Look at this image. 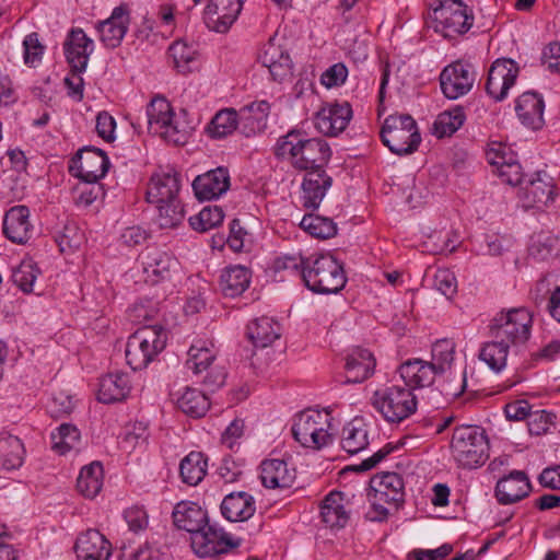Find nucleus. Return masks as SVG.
<instances>
[{
    "label": "nucleus",
    "mask_w": 560,
    "mask_h": 560,
    "mask_svg": "<svg viewBox=\"0 0 560 560\" xmlns=\"http://www.w3.org/2000/svg\"><path fill=\"white\" fill-rule=\"evenodd\" d=\"M451 450L454 460L463 468H477L489 457V442L478 427L463 425L454 430Z\"/></svg>",
    "instance_id": "2"
},
{
    "label": "nucleus",
    "mask_w": 560,
    "mask_h": 560,
    "mask_svg": "<svg viewBox=\"0 0 560 560\" xmlns=\"http://www.w3.org/2000/svg\"><path fill=\"white\" fill-rule=\"evenodd\" d=\"M217 357L213 345L210 347L202 343L192 345L188 350L186 368L194 374H200L213 364Z\"/></svg>",
    "instance_id": "49"
},
{
    "label": "nucleus",
    "mask_w": 560,
    "mask_h": 560,
    "mask_svg": "<svg viewBox=\"0 0 560 560\" xmlns=\"http://www.w3.org/2000/svg\"><path fill=\"white\" fill-rule=\"evenodd\" d=\"M75 175L85 184H95L105 176L109 166L106 153L101 149L85 148L77 154Z\"/></svg>",
    "instance_id": "20"
},
{
    "label": "nucleus",
    "mask_w": 560,
    "mask_h": 560,
    "mask_svg": "<svg viewBox=\"0 0 560 560\" xmlns=\"http://www.w3.org/2000/svg\"><path fill=\"white\" fill-rule=\"evenodd\" d=\"M533 315L525 307L503 310L490 322L489 332L510 346H522L530 337Z\"/></svg>",
    "instance_id": "9"
},
{
    "label": "nucleus",
    "mask_w": 560,
    "mask_h": 560,
    "mask_svg": "<svg viewBox=\"0 0 560 560\" xmlns=\"http://www.w3.org/2000/svg\"><path fill=\"white\" fill-rule=\"evenodd\" d=\"M553 418V415L546 410L533 411L527 422L530 434L540 435L546 433Z\"/></svg>",
    "instance_id": "62"
},
{
    "label": "nucleus",
    "mask_w": 560,
    "mask_h": 560,
    "mask_svg": "<svg viewBox=\"0 0 560 560\" xmlns=\"http://www.w3.org/2000/svg\"><path fill=\"white\" fill-rule=\"evenodd\" d=\"M246 335L255 348H267L280 338L281 328L272 318L261 316L247 325Z\"/></svg>",
    "instance_id": "37"
},
{
    "label": "nucleus",
    "mask_w": 560,
    "mask_h": 560,
    "mask_svg": "<svg viewBox=\"0 0 560 560\" xmlns=\"http://www.w3.org/2000/svg\"><path fill=\"white\" fill-rule=\"evenodd\" d=\"M243 3L241 0H210L203 10L207 27L217 33H225L238 18Z\"/></svg>",
    "instance_id": "17"
},
{
    "label": "nucleus",
    "mask_w": 560,
    "mask_h": 560,
    "mask_svg": "<svg viewBox=\"0 0 560 560\" xmlns=\"http://www.w3.org/2000/svg\"><path fill=\"white\" fill-rule=\"evenodd\" d=\"M130 22L127 5L116 7L108 19L97 24L96 30L100 40L107 48H116L125 37Z\"/></svg>",
    "instance_id": "23"
},
{
    "label": "nucleus",
    "mask_w": 560,
    "mask_h": 560,
    "mask_svg": "<svg viewBox=\"0 0 560 560\" xmlns=\"http://www.w3.org/2000/svg\"><path fill=\"white\" fill-rule=\"evenodd\" d=\"M260 61L264 67L268 68L275 81H281L291 73L292 61L290 56L271 40L265 46L260 55Z\"/></svg>",
    "instance_id": "40"
},
{
    "label": "nucleus",
    "mask_w": 560,
    "mask_h": 560,
    "mask_svg": "<svg viewBox=\"0 0 560 560\" xmlns=\"http://www.w3.org/2000/svg\"><path fill=\"white\" fill-rule=\"evenodd\" d=\"M275 154L294 170L310 173L325 170L331 158V149L326 140L311 138L303 130L292 129L278 139Z\"/></svg>",
    "instance_id": "1"
},
{
    "label": "nucleus",
    "mask_w": 560,
    "mask_h": 560,
    "mask_svg": "<svg viewBox=\"0 0 560 560\" xmlns=\"http://www.w3.org/2000/svg\"><path fill=\"white\" fill-rule=\"evenodd\" d=\"M369 497L384 501L395 510H398L405 502V482L402 477L396 472H382L373 476L370 480Z\"/></svg>",
    "instance_id": "16"
},
{
    "label": "nucleus",
    "mask_w": 560,
    "mask_h": 560,
    "mask_svg": "<svg viewBox=\"0 0 560 560\" xmlns=\"http://www.w3.org/2000/svg\"><path fill=\"white\" fill-rule=\"evenodd\" d=\"M40 273L36 264L28 259L23 260L12 272V281L24 293H31L34 290V283Z\"/></svg>",
    "instance_id": "54"
},
{
    "label": "nucleus",
    "mask_w": 560,
    "mask_h": 560,
    "mask_svg": "<svg viewBox=\"0 0 560 560\" xmlns=\"http://www.w3.org/2000/svg\"><path fill=\"white\" fill-rule=\"evenodd\" d=\"M238 545V541H233L222 529H217L208 523L191 536V548L200 558L226 553Z\"/></svg>",
    "instance_id": "13"
},
{
    "label": "nucleus",
    "mask_w": 560,
    "mask_h": 560,
    "mask_svg": "<svg viewBox=\"0 0 560 560\" xmlns=\"http://www.w3.org/2000/svg\"><path fill=\"white\" fill-rule=\"evenodd\" d=\"M330 429L331 416L328 411L307 409L296 416L292 434L303 447L320 450L332 442Z\"/></svg>",
    "instance_id": "6"
},
{
    "label": "nucleus",
    "mask_w": 560,
    "mask_h": 560,
    "mask_svg": "<svg viewBox=\"0 0 560 560\" xmlns=\"http://www.w3.org/2000/svg\"><path fill=\"white\" fill-rule=\"evenodd\" d=\"M300 226L312 236L322 240L330 238L337 234V224L330 218L318 214H305Z\"/></svg>",
    "instance_id": "51"
},
{
    "label": "nucleus",
    "mask_w": 560,
    "mask_h": 560,
    "mask_svg": "<svg viewBox=\"0 0 560 560\" xmlns=\"http://www.w3.org/2000/svg\"><path fill=\"white\" fill-rule=\"evenodd\" d=\"M331 184L332 179L325 170L307 173L302 184L303 206L317 209Z\"/></svg>",
    "instance_id": "35"
},
{
    "label": "nucleus",
    "mask_w": 560,
    "mask_h": 560,
    "mask_svg": "<svg viewBox=\"0 0 560 560\" xmlns=\"http://www.w3.org/2000/svg\"><path fill=\"white\" fill-rule=\"evenodd\" d=\"M302 279L311 291L320 294L337 293L347 282L342 265L330 254L315 258L302 270Z\"/></svg>",
    "instance_id": "7"
},
{
    "label": "nucleus",
    "mask_w": 560,
    "mask_h": 560,
    "mask_svg": "<svg viewBox=\"0 0 560 560\" xmlns=\"http://www.w3.org/2000/svg\"><path fill=\"white\" fill-rule=\"evenodd\" d=\"M370 444L368 424L361 418H354L348 422L341 434V447L347 453L354 455L365 450Z\"/></svg>",
    "instance_id": "39"
},
{
    "label": "nucleus",
    "mask_w": 560,
    "mask_h": 560,
    "mask_svg": "<svg viewBox=\"0 0 560 560\" xmlns=\"http://www.w3.org/2000/svg\"><path fill=\"white\" fill-rule=\"evenodd\" d=\"M320 516L326 526L332 529L343 528L350 517L345 494L339 491L328 493L322 502Z\"/></svg>",
    "instance_id": "33"
},
{
    "label": "nucleus",
    "mask_w": 560,
    "mask_h": 560,
    "mask_svg": "<svg viewBox=\"0 0 560 560\" xmlns=\"http://www.w3.org/2000/svg\"><path fill=\"white\" fill-rule=\"evenodd\" d=\"M172 516L174 525L178 529L190 533L191 536L206 527L208 523L207 512L200 505L190 501L177 503Z\"/></svg>",
    "instance_id": "29"
},
{
    "label": "nucleus",
    "mask_w": 560,
    "mask_h": 560,
    "mask_svg": "<svg viewBox=\"0 0 560 560\" xmlns=\"http://www.w3.org/2000/svg\"><path fill=\"white\" fill-rule=\"evenodd\" d=\"M223 210L218 206H207L198 214L189 218L191 228L199 232H206L222 223Z\"/></svg>",
    "instance_id": "55"
},
{
    "label": "nucleus",
    "mask_w": 560,
    "mask_h": 560,
    "mask_svg": "<svg viewBox=\"0 0 560 560\" xmlns=\"http://www.w3.org/2000/svg\"><path fill=\"white\" fill-rule=\"evenodd\" d=\"M348 77L347 67L341 63H335L330 66L320 77V82L326 88L339 86L345 83Z\"/></svg>",
    "instance_id": "61"
},
{
    "label": "nucleus",
    "mask_w": 560,
    "mask_h": 560,
    "mask_svg": "<svg viewBox=\"0 0 560 560\" xmlns=\"http://www.w3.org/2000/svg\"><path fill=\"white\" fill-rule=\"evenodd\" d=\"M434 285L443 295L450 298L457 289L456 278L447 269H440L434 276Z\"/></svg>",
    "instance_id": "63"
},
{
    "label": "nucleus",
    "mask_w": 560,
    "mask_h": 560,
    "mask_svg": "<svg viewBox=\"0 0 560 560\" xmlns=\"http://www.w3.org/2000/svg\"><path fill=\"white\" fill-rule=\"evenodd\" d=\"M433 15L435 28L444 37L465 34L474 24V15L462 0H441Z\"/></svg>",
    "instance_id": "10"
},
{
    "label": "nucleus",
    "mask_w": 560,
    "mask_h": 560,
    "mask_svg": "<svg viewBox=\"0 0 560 560\" xmlns=\"http://www.w3.org/2000/svg\"><path fill=\"white\" fill-rule=\"evenodd\" d=\"M371 405L388 423H400L417 411V397L410 388L389 385L376 389Z\"/></svg>",
    "instance_id": "4"
},
{
    "label": "nucleus",
    "mask_w": 560,
    "mask_h": 560,
    "mask_svg": "<svg viewBox=\"0 0 560 560\" xmlns=\"http://www.w3.org/2000/svg\"><path fill=\"white\" fill-rule=\"evenodd\" d=\"M475 82L472 67L462 61L446 66L440 74V84L443 94L450 100H457L467 94Z\"/></svg>",
    "instance_id": "12"
},
{
    "label": "nucleus",
    "mask_w": 560,
    "mask_h": 560,
    "mask_svg": "<svg viewBox=\"0 0 560 560\" xmlns=\"http://www.w3.org/2000/svg\"><path fill=\"white\" fill-rule=\"evenodd\" d=\"M180 174L173 167L161 168L151 176L147 190L149 202L179 200Z\"/></svg>",
    "instance_id": "19"
},
{
    "label": "nucleus",
    "mask_w": 560,
    "mask_h": 560,
    "mask_svg": "<svg viewBox=\"0 0 560 560\" xmlns=\"http://www.w3.org/2000/svg\"><path fill=\"white\" fill-rule=\"evenodd\" d=\"M103 487V466L98 462L84 466L77 479V489L85 498H95Z\"/></svg>",
    "instance_id": "43"
},
{
    "label": "nucleus",
    "mask_w": 560,
    "mask_h": 560,
    "mask_svg": "<svg viewBox=\"0 0 560 560\" xmlns=\"http://www.w3.org/2000/svg\"><path fill=\"white\" fill-rule=\"evenodd\" d=\"M250 278L249 269L244 266L226 267L220 276L221 291L229 298L238 296L249 287Z\"/></svg>",
    "instance_id": "41"
},
{
    "label": "nucleus",
    "mask_w": 560,
    "mask_h": 560,
    "mask_svg": "<svg viewBox=\"0 0 560 560\" xmlns=\"http://www.w3.org/2000/svg\"><path fill=\"white\" fill-rule=\"evenodd\" d=\"M486 155L504 184L517 186L523 183L522 167L510 148L494 142L490 145Z\"/></svg>",
    "instance_id": "15"
},
{
    "label": "nucleus",
    "mask_w": 560,
    "mask_h": 560,
    "mask_svg": "<svg viewBox=\"0 0 560 560\" xmlns=\"http://www.w3.org/2000/svg\"><path fill=\"white\" fill-rule=\"evenodd\" d=\"M147 125L151 133L160 135L165 141L175 145L185 144L189 131L186 124L174 113L170 102L155 96L147 107Z\"/></svg>",
    "instance_id": "3"
},
{
    "label": "nucleus",
    "mask_w": 560,
    "mask_h": 560,
    "mask_svg": "<svg viewBox=\"0 0 560 560\" xmlns=\"http://www.w3.org/2000/svg\"><path fill=\"white\" fill-rule=\"evenodd\" d=\"M74 401L72 396L63 390H59L52 395L47 402V411L52 418H61L72 412Z\"/></svg>",
    "instance_id": "57"
},
{
    "label": "nucleus",
    "mask_w": 560,
    "mask_h": 560,
    "mask_svg": "<svg viewBox=\"0 0 560 560\" xmlns=\"http://www.w3.org/2000/svg\"><path fill=\"white\" fill-rule=\"evenodd\" d=\"M520 68L508 58L497 59L489 69L486 91L495 102L503 101L509 90L515 84Z\"/></svg>",
    "instance_id": "11"
},
{
    "label": "nucleus",
    "mask_w": 560,
    "mask_h": 560,
    "mask_svg": "<svg viewBox=\"0 0 560 560\" xmlns=\"http://www.w3.org/2000/svg\"><path fill=\"white\" fill-rule=\"evenodd\" d=\"M530 490L527 475L521 470H513L497 482L495 498L501 504H512L527 497Z\"/></svg>",
    "instance_id": "26"
},
{
    "label": "nucleus",
    "mask_w": 560,
    "mask_h": 560,
    "mask_svg": "<svg viewBox=\"0 0 560 560\" xmlns=\"http://www.w3.org/2000/svg\"><path fill=\"white\" fill-rule=\"evenodd\" d=\"M140 262L144 281L151 284L168 279L178 265L177 259L170 253L154 246L147 247L141 253Z\"/></svg>",
    "instance_id": "14"
},
{
    "label": "nucleus",
    "mask_w": 560,
    "mask_h": 560,
    "mask_svg": "<svg viewBox=\"0 0 560 560\" xmlns=\"http://www.w3.org/2000/svg\"><path fill=\"white\" fill-rule=\"evenodd\" d=\"M541 62L549 71L560 73V43H549L542 50Z\"/></svg>",
    "instance_id": "64"
},
{
    "label": "nucleus",
    "mask_w": 560,
    "mask_h": 560,
    "mask_svg": "<svg viewBox=\"0 0 560 560\" xmlns=\"http://www.w3.org/2000/svg\"><path fill=\"white\" fill-rule=\"evenodd\" d=\"M24 62L33 66L38 62L44 54V46L39 43L37 33H31L23 40Z\"/></svg>",
    "instance_id": "60"
},
{
    "label": "nucleus",
    "mask_w": 560,
    "mask_h": 560,
    "mask_svg": "<svg viewBox=\"0 0 560 560\" xmlns=\"http://www.w3.org/2000/svg\"><path fill=\"white\" fill-rule=\"evenodd\" d=\"M544 100L535 92H525L515 101V112L520 121L534 130L544 126Z\"/></svg>",
    "instance_id": "28"
},
{
    "label": "nucleus",
    "mask_w": 560,
    "mask_h": 560,
    "mask_svg": "<svg viewBox=\"0 0 560 560\" xmlns=\"http://www.w3.org/2000/svg\"><path fill=\"white\" fill-rule=\"evenodd\" d=\"M510 345L499 338L486 342L479 353L482 360L491 370L500 372L506 365Z\"/></svg>",
    "instance_id": "48"
},
{
    "label": "nucleus",
    "mask_w": 560,
    "mask_h": 560,
    "mask_svg": "<svg viewBox=\"0 0 560 560\" xmlns=\"http://www.w3.org/2000/svg\"><path fill=\"white\" fill-rule=\"evenodd\" d=\"M455 354V342L452 339H440L432 346L431 357L432 360L429 362L431 366L436 370L441 375L451 369L454 361Z\"/></svg>",
    "instance_id": "52"
},
{
    "label": "nucleus",
    "mask_w": 560,
    "mask_h": 560,
    "mask_svg": "<svg viewBox=\"0 0 560 560\" xmlns=\"http://www.w3.org/2000/svg\"><path fill=\"white\" fill-rule=\"evenodd\" d=\"M398 371L405 382V387L411 390L431 386L435 376L440 375L428 361L421 359L407 360L400 364Z\"/></svg>",
    "instance_id": "31"
},
{
    "label": "nucleus",
    "mask_w": 560,
    "mask_h": 560,
    "mask_svg": "<svg viewBox=\"0 0 560 560\" xmlns=\"http://www.w3.org/2000/svg\"><path fill=\"white\" fill-rule=\"evenodd\" d=\"M24 445L18 436H0V460L4 469L19 468L24 460Z\"/></svg>",
    "instance_id": "45"
},
{
    "label": "nucleus",
    "mask_w": 560,
    "mask_h": 560,
    "mask_svg": "<svg viewBox=\"0 0 560 560\" xmlns=\"http://www.w3.org/2000/svg\"><path fill=\"white\" fill-rule=\"evenodd\" d=\"M260 479L269 489L289 488L295 480V469L290 468L284 459H265L260 465Z\"/></svg>",
    "instance_id": "30"
},
{
    "label": "nucleus",
    "mask_w": 560,
    "mask_h": 560,
    "mask_svg": "<svg viewBox=\"0 0 560 560\" xmlns=\"http://www.w3.org/2000/svg\"><path fill=\"white\" fill-rule=\"evenodd\" d=\"M177 406L184 413L200 418L208 411L210 402L208 397L199 389L186 387L177 398Z\"/></svg>",
    "instance_id": "47"
},
{
    "label": "nucleus",
    "mask_w": 560,
    "mask_h": 560,
    "mask_svg": "<svg viewBox=\"0 0 560 560\" xmlns=\"http://www.w3.org/2000/svg\"><path fill=\"white\" fill-rule=\"evenodd\" d=\"M270 104L266 101L253 102L243 106L240 113V127L242 132L249 137L262 131L267 125Z\"/></svg>",
    "instance_id": "36"
},
{
    "label": "nucleus",
    "mask_w": 560,
    "mask_h": 560,
    "mask_svg": "<svg viewBox=\"0 0 560 560\" xmlns=\"http://www.w3.org/2000/svg\"><path fill=\"white\" fill-rule=\"evenodd\" d=\"M237 126H240V113L233 108H224L213 116L206 130L211 138H224Z\"/></svg>",
    "instance_id": "46"
},
{
    "label": "nucleus",
    "mask_w": 560,
    "mask_h": 560,
    "mask_svg": "<svg viewBox=\"0 0 560 560\" xmlns=\"http://www.w3.org/2000/svg\"><path fill=\"white\" fill-rule=\"evenodd\" d=\"M273 267L277 271L291 270L302 278V270L307 269L300 253H288L276 258Z\"/></svg>",
    "instance_id": "59"
},
{
    "label": "nucleus",
    "mask_w": 560,
    "mask_h": 560,
    "mask_svg": "<svg viewBox=\"0 0 560 560\" xmlns=\"http://www.w3.org/2000/svg\"><path fill=\"white\" fill-rule=\"evenodd\" d=\"M351 118L352 109L348 103L328 104L315 114L314 125L320 133L335 137L347 128Z\"/></svg>",
    "instance_id": "18"
},
{
    "label": "nucleus",
    "mask_w": 560,
    "mask_h": 560,
    "mask_svg": "<svg viewBox=\"0 0 560 560\" xmlns=\"http://www.w3.org/2000/svg\"><path fill=\"white\" fill-rule=\"evenodd\" d=\"M65 55L71 71L83 73L94 50L93 40L81 28H72L63 44Z\"/></svg>",
    "instance_id": "21"
},
{
    "label": "nucleus",
    "mask_w": 560,
    "mask_h": 560,
    "mask_svg": "<svg viewBox=\"0 0 560 560\" xmlns=\"http://www.w3.org/2000/svg\"><path fill=\"white\" fill-rule=\"evenodd\" d=\"M220 508L222 515L230 522L247 521L256 511L254 498L245 491L225 495Z\"/></svg>",
    "instance_id": "34"
},
{
    "label": "nucleus",
    "mask_w": 560,
    "mask_h": 560,
    "mask_svg": "<svg viewBox=\"0 0 560 560\" xmlns=\"http://www.w3.org/2000/svg\"><path fill=\"white\" fill-rule=\"evenodd\" d=\"M381 139L397 155L413 153L421 142L417 122L408 114L388 116L382 127Z\"/></svg>",
    "instance_id": "8"
},
{
    "label": "nucleus",
    "mask_w": 560,
    "mask_h": 560,
    "mask_svg": "<svg viewBox=\"0 0 560 560\" xmlns=\"http://www.w3.org/2000/svg\"><path fill=\"white\" fill-rule=\"evenodd\" d=\"M231 185L226 167L219 166L198 175L192 182V189L199 200H212L225 194Z\"/></svg>",
    "instance_id": "22"
},
{
    "label": "nucleus",
    "mask_w": 560,
    "mask_h": 560,
    "mask_svg": "<svg viewBox=\"0 0 560 560\" xmlns=\"http://www.w3.org/2000/svg\"><path fill=\"white\" fill-rule=\"evenodd\" d=\"M208 469V458L201 452H190L179 464V475L184 483L197 486L200 483Z\"/></svg>",
    "instance_id": "42"
},
{
    "label": "nucleus",
    "mask_w": 560,
    "mask_h": 560,
    "mask_svg": "<svg viewBox=\"0 0 560 560\" xmlns=\"http://www.w3.org/2000/svg\"><path fill=\"white\" fill-rule=\"evenodd\" d=\"M521 198L527 207L545 205L555 200V186L552 178L546 173H536L524 187L521 188Z\"/></svg>",
    "instance_id": "32"
},
{
    "label": "nucleus",
    "mask_w": 560,
    "mask_h": 560,
    "mask_svg": "<svg viewBox=\"0 0 560 560\" xmlns=\"http://www.w3.org/2000/svg\"><path fill=\"white\" fill-rule=\"evenodd\" d=\"M166 330L162 326H144L133 332L126 345V360L137 371L148 364L165 348Z\"/></svg>",
    "instance_id": "5"
},
{
    "label": "nucleus",
    "mask_w": 560,
    "mask_h": 560,
    "mask_svg": "<svg viewBox=\"0 0 560 560\" xmlns=\"http://www.w3.org/2000/svg\"><path fill=\"white\" fill-rule=\"evenodd\" d=\"M128 374L124 372L108 373L100 381L97 398L104 404L120 401L130 392Z\"/></svg>",
    "instance_id": "38"
},
{
    "label": "nucleus",
    "mask_w": 560,
    "mask_h": 560,
    "mask_svg": "<svg viewBox=\"0 0 560 560\" xmlns=\"http://www.w3.org/2000/svg\"><path fill=\"white\" fill-rule=\"evenodd\" d=\"M466 119L463 107L455 106L438 115L432 126V133L438 138L450 137L455 133Z\"/></svg>",
    "instance_id": "44"
},
{
    "label": "nucleus",
    "mask_w": 560,
    "mask_h": 560,
    "mask_svg": "<svg viewBox=\"0 0 560 560\" xmlns=\"http://www.w3.org/2000/svg\"><path fill=\"white\" fill-rule=\"evenodd\" d=\"M32 232L30 209L26 206H14L5 212L3 233L8 240L16 244H25L31 238Z\"/></svg>",
    "instance_id": "25"
},
{
    "label": "nucleus",
    "mask_w": 560,
    "mask_h": 560,
    "mask_svg": "<svg viewBox=\"0 0 560 560\" xmlns=\"http://www.w3.org/2000/svg\"><path fill=\"white\" fill-rule=\"evenodd\" d=\"M50 438L52 448L63 455L79 446L81 434L75 425L71 423H62L51 432Z\"/></svg>",
    "instance_id": "50"
},
{
    "label": "nucleus",
    "mask_w": 560,
    "mask_h": 560,
    "mask_svg": "<svg viewBox=\"0 0 560 560\" xmlns=\"http://www.w3.org/2000/svg\"><path fill=\"white\" fill-rule=\"evenodd\" d=\"M74 551L78 560H108L112 544L100 530L90 528L78 536Z\"/></svg>",
    "instance_id": "24"
},
{
    "label": "nucleus",
    "mask_w": 560,
    "mask_h": 560,
    "mask_svg": "<svg viewBox=\"0 0 560 560\" xmlns=\"http://www.w3.org/2000/svg\"><path fill=\"white\" fill-rule=\"evenodd\" d=\"M376 362L371 351L354 348L346 357L345 383L358 384L369 378L375 369Z\"/></svg>",
    "instance_id": "27"
},
{
    "label": "nucleus",
    "mask_w": 560,
    "mask_h": 560,
    "mask_svg": "<svg viewBox=\"0 0 560 560\" xmlns=\"http://www.w3.org/2000/svg\"><path fill=\"white\" fill-rule=\"evenodd\" d=\"M174 66L180 72L190 70V63L196 59V50L183 40L173 43L168 48Z\"/></svg>",
    "instance_id": "56"
},
{
    "label": "nucleus",
    "mask_w": 560,
    "mask_h": 560,
    "mask_svg": "<svg viewBox=\"0 0 560 560\" xmlns=\"http://www.w3.org/2000/svg\"><path fill=\"white\" fill-rule=\"evenodd\" d=\"M154 203L159 211L156 222L161 229H172L183 222L185 212L180 200Z\"/></svg>",
    "instance_id": "53"
},
{
    "label": "nucleus",
    "mask_w": 560,
    "mask_h": 560,
    "mask_svg": "<svg viewBox=\"0 0 560 560\" xmlns=\"http://www.w3.org/2000/svg\"><path fill=\"white\" fill-rule=\"evenodd\" d=\"M83 233L74 224L66 225L63 232L56 237L60 252L77 249L83 242Z\"/></svg>",
    "instance_id": "58"
}]
</instances>
